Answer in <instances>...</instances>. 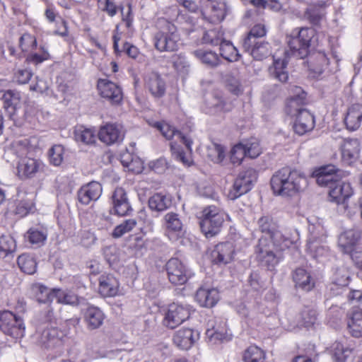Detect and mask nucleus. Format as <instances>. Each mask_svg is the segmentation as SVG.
<instances>
[{"mask_svg": "<svg viewBox=\"0 0 362 362\" xmlns=\"http://www.w3.org/2000/svg\"><path fill=\"white\" fill-rule=\"evenodd\" d=\"M296 239L297 237H286L281 231L273 233L272 241L260 238L255 250L258 261L268 269H273L281 259L280 252L291 246Z\"/></svg>", "mask_w": 362, "mask_h": 362, "instance_id": "obj_1", "label": "nucleus"}, {"mask_svg": "<svg viewBox=\"0 0 362 362\" xmlns=\"http://www.w3.org/2000/svg\"><path fill=\"white\" fill-rule=\"evenodd\" d=\"M271 187L274 194L281 197H294L308 187V180L301 172L284 167L272 175Z\"/></svg>", "mask_w": 362, "mask_h": 362, "instance_id": "obj_2", "label": "nucleus"}, {"mask_svg": "<svg viewBox=\"0 0 362 362\" xmlns=\"http://www.w3.org/2000/svg\"><path fill=\"white\" fill-rule=\"evenodd\" d=\"M291 95L288 103V113L296 116L293 129L299 135H303L311 131L315 127L314 116L306 109L300 106L305 103L306 94L298 86H293L291 88Z\"/></svg>", "mask_w": 362, "mask_h": 362, "instance_id": "obj_3", "label": "nucleus"}, {"mask_svg": "<svg viewBox=\"0 0 362 362\" xmlns=\"http://www.w3.org/2000/svg\"><path fill=\"white\" fill-rule=\"evenodd\" d=\"M156 127L160 131L161 134L167 139L176 137L180 142H182L188 150V153L184 152L182 148L176 144L171 143L170 148L173 156L184 165L189 166L192 162L190 153L192 151V141L191 139L183 135L180 132L177 131L173 127L167 123H156Z\"/></svg>", "mask_w": 362, "mask_h": 362, "instance_id": "obj_4", "label": "nucleus"}, {"mask_svg": "<svg viewBox=\"0 0 362 362\" xmlns=\"http://www.w3.org/2000/svg\"><path fill=\"white\" fill-rule=\"evenodd\" d=\"M226 219H229L228 215L220 208L216 206L204 208L199 223L202 232L206 238L214 237L221 231Z\"/></svg>", "mask_w": 362, "mask_h": 362, "instance_id": "obj_5", "label": "nucleus"}, {"mask_svg": "<svg viewBox=\"0 0 362 362\" xmlns=\"http://www.w3.org/2000/svg\"><path fill=\"white\" fill-rule=\"evenodd\" d=\"M160 30L154 36L155 47L160 52H173L177 49L180 35L174 24L165 19L159 21Z\"/></svg>", "mask_w": 362, "mask_h": 362, "instance_id": "obj_6", "label": "nucleus"}, {"mask_svg": "<svg viewBox=\"0 0 362 362\" xmlns=\"http://www.w3.org/2000/svg\"><path fill=\"white\" fill-rule=\"evenodd\" d=\"M315 31L311 28H301L295 37L288 41L289 50H286V58L296 57L303 59L308 56L311 40L315 36Z\"/></svg>", "mask_w": 362, "mask_h": 362, "instance_id": "obj_7", "label": "nucleus"}, {"mask_svg": "<svg viewBox=\"0 0 362 362\" xmlns=\"http://www.w3.org/2000/svg\"><path fill=\"white\" fill-rule=\"evenodd\" d=\"M257 173L252 168L240 172L235 178L232 187L228 193L230 200H235L251 190L254 182L257 181Z\"/></svg>", "mask_w": 362, "mask_h": 362, "instance_id": "obj_8", "label": "nucleus"}, {"mask_svg": "<svg viewBox=\"0 0 362 362\" xmlns=\"http://www.w3.org/2000/svg\"><path fill=\"white\" fill-rule=\"evenodd\" d=\"M0 329L4 334L17 339L23 336L25 327L21 317L4 310L0 313Z\"/></svg>", "mask_w": 362, "mask_h": 362, "instance_id": "obj_9", "label": "nucleus"}, {"mask_svg": "<svg viewBox=\"0 0 362 362\" xmlns=\"http://www.w3.org/2000/svg\"><path fill=\"white\" fill-rule=\"evenodd\" d=\"M189 310L187 307L178 303H171L168 305L163 320L164 325L174 329L189 317Z\"/></svg>", "mask_w": 362, "mask_h": 362, "instance_id": "obj_10", "label": "nucleus"}, {"mask_svg": "<svg viewBox=\"0 0 362 362\" xmlns=\"http://www.w3.org/2000/svg\"><path fill=\"white\" fill-rule=\"evenodd\" d=\"M165 270L170 282L174 285H182L188 279L187 269L177 258L170 259L165 264Z\"/></svg>", "mask_w": 362, "mask_h": 362, "instance_id": "obj_11", "label": "nucleus"}, {"mask_svg": "<svg viewBox=\"0 0 362 362\" xmlns=\"http://www.w3.org/2000/svg\"><path fill=\"white\" fill-rule=\"evenodd\" d=\"M228 12L224 0H207L202 14L205 19L212 23L221 22Z\"/></svg>", "mask_w": 362, "mask_h": 362, "instance_id": "obj_12", "label": "nucleus"}, {"mask_svg": "<svg viewBox=\"0 0 362 362\" xmlns=\"http://www.w3.org/2000/svg\"><path fill=\"white\" fill-rule=\"evenodd\" d=\"M98 90L100 95L112 105H118L122 100L123 94L121 88L108 79H99Z\"/></svg>", "mask_w": 362, "mask_h": 362, "instance_id": "obj_13", "label": "nucleus"}, {"mask_svg": "<svg viewBox=\"0 0 362 362\" xmlns=\"http://www.w3.org/2000/svg\"><path fill=\"white\" fill-rule=\"evenodd\" d=\"M144 87L156 99L163 98L166 92V83L158 73L152 71L144 78Z\"/></svg>", "mask_w": 362, "mask_h": 362, "instance_id": "obj_14", "label": "nucleus"}, {"mask_svg": "<svg viewBox=\"0 0 362 362\" xmlns=\"http://www.w3.org/2000/svg\"><path fill=\"white\" fill-rule=\"evenodd\" d=\"M230 335L228 333L226 322L213 325L206 332V341L210 346H215L230 341Z\"/></svg>", "mask_w": 362, "mask_h": 362, "instance_id": "obj_15", "label": "nucleus"}, {"mask_svg": "<svg viewBox=\"0 0 362 362\" xmlns=\"http://www.w3.org/2000/svg\"><path fill=\"white\" fill-rule=\"evenodd\" d=\"M124 133L122 127L116 124H106L100 127L98 132L99 139L107 145L122 141Z\"/></svg>", "mask_w": 362, "mask_h": 362, "instance_id": "obj_16", "label": "nucleus"}, {"mask_svg": "<svg viewBox=\"0 0 362 362\" xmlns=\"http://www.w3.org/2000/svg\"><path fill=\"white\" fill-rule=\"evenodd\" d=\"M342 161L346 165L354 163L359 156L360 144L357 139H349L344 140L341 146Z\"/></svg>", "mask_w": 362, "mask_h": 362, "instance_id": "obj_17", "label": "nucleus"}, {"mask_svg": "<svg viewBox=\"0 0 362 362\" xmlns=\"http://www.w3.org/2000/svg\"><path fill=\"white\" fill-rule=\"evenodd\" d=\"M102 194V187L98 182H90L83 186L78 192V199L84 205L96 201Z\"/></svg>", "mask_w": 362, "mask_h": 362, "instance_id": "obj_18", "label": "nucleus"}, {"mask_svg": "<svg viewBox=\"0 0 362 362\" xmlns=\"http://www.w3.org/2000/svg\"><path fill=\"white\" fill-rule=\"evenodd\" d=\"M115 214L118 216H126L132 211L127 193L122 187H117L112 197Z\"/></svg>", "mask_w": 362, "mask_h": 362, "instance_id": "obj_19", "label": "nucleus"}, {"mask_svg": "<svg viewBox=\"0 0 362 362\" xmlns=\"http://www.w3.org/2000/svg\"><path fill=\"white\" fill-rule=\"evenodd\" d=\"M198 339V332H194L192 329L184 328L175 332L173 342L180 349L187 350Z\"/></svg>", "mask_w": 362, "mask_h": 362, "instance_id": "obj_20", "label": "nucleus"}, {"mask_svg": "<svg viewBox=\"0 0 362 362\" xmlns=\"http://www.w3.org/2000/svg\"><path fill=\"white\" fill-rule=\"evenodd\" d=\"M330 197L337 203H344L353 194V189L349 182L337 180L329 191Z\"/></svg>", "mask_w": 362, "mask_h": 362, "instance_id": "obj_21", "label": "nucleus"}, {"mask_svg": "<svg viewBox=\"0 0 362 362\" xmlns=\"http://www.w3.org/2000/svg\"><path fill=\"white\" fill-rule=\"evenodd\" d=\"M362 123V105L355 103L349 106L347 109L344 124L347 129L355 131L358 129Z\"/></svg>", "mask_w": 362, "mask_h": 362, "instance_id": "obj_22", "label": "nucleus"}, {"mask_svg": "<svg viewBox=\"0 0 362 362\" xmlns=\"http://www.w3.org/2000/svg\"><path fill=\"white\" fill-rule=\"evenodd\" d=\"M361 237L357 230L350 229L342 233L338 239V246L344 253H350Z\"/></svg>", "mask_w": 362, "mask_h": 362, "instance_id": "obj_23", "label": "nucleus"}, {"mask_svg": "<svg viewBox=\"0 0 362 362\" xmlns=\"http://www.w3.org/2000/svg\"><path fill=\"white\" fill-rule=\"evenodd\" d=\"M197 303L203 307L211 308L219 299V293L216 288H199L195 295Z\"/></svg>", "mask_w": 362, "mask_h": 362, "instance_id": "obj_24", "label": "nucleus"}, {"mask_svg": "<svg viewBox=\"0 0 362 362\" xmlns=\"http://www.w3.org/2000/svg\"><path fill=\"white\" fill-rule=\"evenodd\" d=\"M119 282L111 274L102 275L99 278V292L104 297L115 296L118 294Z\"/></svg>", "mask_w": 362, "mask_h": 362, "instance_id": "obj_25", "label": "nucleus"}, {"mask_svg": "<svg viewBox=\"0 0 362 362\" xmlns=\"http://www.w3.org/2000/svg\"><path fill=\"white\" fill-rule=\"evenodd\" d=\"M105 315L102 310L95 306H89L85 310L83 319L88 329L99 328L103 322Z\"/></svg>", "mask_w": 362, "mask_h": 362, "instance_id": "obj_26", "label": "nucleus"}, {"mask_svg": "<svg viewBox=\"0 0 362 362\" xmlns=\"http://www.w3.org/2000/svg\"><path fill=\"white\" fill-rule=\"evenodd\" d=\"M234 252L233 244L226 242L216 246L212 252V256L216 262L227 264L232 260Z\"/></svg>", "mask_w": 362, "mask_h": 362, "instance_id": "obj_27", "label": "nucleus"}, {"mask_svg": "<svg viewBox=\"0 0 362 362\" xmlns=\"http://www.w3.org/2000/svg\"><path fill=\"white\" fill-rule=\"evenodd\" d=\"M60 335H62V333L57 328H47L40 334L38 341L47 349L54 348L62 344Z\"/></svg>", "mask_w": 362, "mask_h": 362, "instance_id": "obj_28", "label": "nucleus"}, {"mask_svg": "<svg viewBox=\"0 0 362 362\" xmlns=\"http://www.w3.org/2000/svg\"><path fill=\"white\" fill-rule=\"evenodd\" d=\"M308 63L310 70L320 75L328 69L329 59L325 52H317L309 56Z\"/></svg>", "mask_w": 362, "mask_h": 362, "instance_id": "obj_29", "label": "nucleus"}, {"mask_svg": "<svg viewBox=\"0 0 362 362\" xmlns=\"http://www.w3.org/2000/svg\"><path fill=\"white\" fill-rule=\"evenodd\" d=\"M293 280L296 288L305 291H310L315 285L310 273L303 268H298L293 272Z\"/></svg>", "mask_w": 362, "mask_h": 362, "instance_id": "obj_30", "label": "nucleus"}, {"mask_svg": "<svg viewBox=\"0 0 362 362\" xmlns=\"http://www.w3.org/2000/svg\"><path fill=\"white\" fill-rule=\"evenodd\" d=\"M288 62L286 58L274 59L273 64L269 68L271 77L281 83H285L288 79L287 71Z\"/></svg>", "mask_w": 362, "mask_h": 362, "instance_id": "obj_31", "label": "nucleus"}, {"mask_svg": "<svg viewBox=\"0 0 362 362\" xmlns=\"http://www.w3.org/2000/svg\"><path fill=\"white\" fill-rule=\"evenodd\" d=\"M336 168L334 165H328L319 169L316 175V182L322 187H327L329 189L337 181L335 173Z\"/></svg>", "mask_w": 362, "mask_h": 362, "instance_id": "obj_32", "label": "nucleus"}, {"mask_svg": "<svg viewBox=\"0 0 362 362\" xmlns=\"http://www.w3.org/2000/svg\"><path fill=\"white\" fill-rule=\"evenodd\" d=\"M347 327L352 337H362V310L357 309L351 313L348 319Z\"/></svg>", "mask_w": 362, "mask_h": 362, "instance_id": "obj_33", "label": "nucleus"}, {"mask_svg": "<svg viewBox=\"0 0 362 362\" xmlns=\"http://www.w3.org/2000/svg\"><path fill=\"white\" fill-rule=\"evenodd\" d=\"M32 291L40 303H49L54 300L56 289L51 290L42 284H35L32 286Z\"/></svg>", "mask_w": 362, "mask_h": 362, "instance_id": "obj_34", "label": "nucleus"}, {"mask_svg": "<svg viewBox=\"0 0 362 362\" xmlns=\"http://www.w3.org/2000/svg\"><path fill=\"white\" fill-rule=\"evenodd\" d=\"M4 100V107L10 115L14 114L16 108L20 105L21 94L18 91L8 90L4 92L1 97Z\"/></svg>", "mask_w": 362, "mask_h": 362, "instance_id": "obj_35", "label": "nucleus"}, {"mask_svg": "<svg viewBox=\"0 0 362 362\" xmlns=\"http://www.w3.org/2000/svg\"><path fill=\"white\" fill-rule=\"evenodd\" d=\"M148 207L153 211H163L171 205V200L165 194L156 193L148 199Z\"/></svg>", "mask_w": 362, "mask_h": 362, "instance_id": "obj_36", "label": "nucleus"}, {"mask_svg": "<svg viewBox=\"0 0 362 362\" xmlns=\"http://www.w3.org/2000/svg\"><path fill=\"white\" fill-rule=\"evenodd\" d=\"M193 54L202 64L208 67L214 68L221 63V59L216 52L200 49L195 50Z\"/></svg>", "mask_w": 362, "mask_h": 362, "instance_id": "obj_37", "label": "nucleus"}, {"mask_svg": "<svg viewBox=\"0 0 362 362\" xmlns=\"http://www.w3.org/2000/svg\"><path fill=\"white\" fill-rule=\"evenodd\" d=\"M256 60H262L271 54L269 44L264 40L255 42L247 51Z\"/></svg>", "mask_w": 362, "mask_h": 362, "instance_id": "obj_38", "label": "nucleus"}, {"mask_svg": "<svg viewBox=\"0 0 362 362\" xmlns=\"http://www.w3.org/2000/svg\"><path fill=\"white\" fill-rule=\"evenodd\" d=\"M47 230L43 228H31L25 233V238L32 245H42L47 239Z\"/></svg>", "mask_w": 362, "mask_h": 362, "instance_id": "obj_39", "label": "nucleus"}, {"mask_svg": "<svg viewBox=\"0 0 362 362\" xmlns=\"http://www.w3.org/2000/svg\"><path fill=\"white\" fill-rule=\"evenodd\" d=\"M265 34L266 30L264 25L260 24L255 25L243 40V47L245 51H249L252 45L259 41L258 39L264 36Z\"/></svg>", "mask_w": 362, "mask_h": 362, "instance_id": "obj_40", "label": "nucleus"}, {"mask_svg": "<svg viewBox=\"0 0 362 362\" xmlns=\"http://www.w3.org/2000/svg\"><path fill=\"white\" fill-rule=\"evenodd\" d=\"M40 163L34 158H24L18 165V173L28 177L35 175L40 168Z\"/></svg>", "mask_w": 362, "mask_h": 362, "instance_id": "obj_41", "label": "nucleus"}, {"mask_svg": "<svg viewBox=\"0 0 362 362\" xmlns=\"http://www.w3.org/2000/svg\"><path fill=\"white\" fill-rule=\"evenodd\" d=\"M17 262L23 272L27 274H33L35 273L37 262L33 256L28 254H23L18 257Z\"/></svg>", "mask_w": 362, "mask_h": 362, "instance_id": "obj_42", "label": "nucleus"}, {"mask_svg": "<svg viewBox=\"0 0 362 362\" xmlns=\"http://www.w3.org/2000/svg\"><path fill=\"white\" fill-rule=\"evenodd\" d=\"M220 54L229 62H236L239 59L240 54L237 49L229 41L225 40L220 44Z\"/></svg>", "mask_w": 362, "mask_h": 362, "instance_id": "obj_43", "label": "nucleus"}, {"mask_svg": "<svg viewBox=\"0 0 362 362\" xmlns=\"http://www.w3.org/2000/svg\"><path fill=\"white\" fill-rule=\"evenodd\" d=\"M223 33L220 27L206 30L203 36V40L205 43L214 46L220 45L223 40Z\"/></svg>", "mask_w": 362, "mask_h": 362, "instance_id": "obj_44", "label": "nucleus"}, {"mask_svg": "<svg viewBox=\"0 0 362 362\" xmlns=\"http://www.w3.org/2000/svg\"><path fill=\"white\" fill-rule=\"evenodd\" d=\"M265 358L264 352L256 346H250L244 352L245 362H263Z\"/></svg>", "mask_w": 362, "mask_h": 362, "instance_id": "obj_45", "label": "nucleus"}, {"mask_svg": "<svg viewBox=\"0 0 362 362\" xmlns=\"http://www.w3.org/2000/svg\"><path fill=\"white\" fill-rule=\"evenodd\" d=\"M136 221L134 218H129L123 221L120 224L117 226L112 233L115 238H121L124 234L132 231L136 226Z\"/></svg>", "mask_w": 362, "mask_h": 362, "instance_id": "obj_46", "label": "nucleus"}, {"mask_svg": "<svg viewBox=\"0 0 362 362\" xmlns=\"http://www.w3.org/2000/svg\"><path fill=\"white\" fill-rule=\"evenodd\" d=\"M165 226L168 231L178 232L182 228V223L176 213L169 212L164 216Z\"/></svg>", "mask_w": 362, "mask_h": 362, "instance_id": "obj_47", "label": "nucleus"}, {"mask_svg": "<svg viewBox=\"0 0 362 362\" xmlns=\"http://www.w3.org/2000/svg\"><path fill=\"white\" fill-rule=\"evenodd\" d=\"M75 139L84 144H92L95 141V133L92 129L81 127L75 131Z\"/></svg>", "mask_w": 362, "mask_h": 362, "instance_id": "obj_48", "label": "nucleus"}, {"mask_svg": "<svg viewBox=\"0 0 362 362\" xmlns=\"http://www.w3.org/2000/svg\"><path fill=\"white\" fill-rule=\"evenodd\" d=\"M16 249L15 240L10 235H1L0 237V255L6 257L13 254Z\"/></svg>", "mask_w": 362, "mask_h": 362, "instance_id": "obj_49", "label": "nucleus"}, {"mask_svg": "<svg viewBox=\"0 0 362 362\" xmlns=\"http://www.w3.org/2000/svg\"><path fill=\"white\" fill-rule=\"evenodd\" d=\"M324 8L322 6H310L305 13V18L314 25H317L323 17Z\"/></svg>", "mask_w": 362, "mask_h": 362, "instance_id": "obj_50", "label": "nucleus"}, {"mask_svg": "<svg viewBox=\"0 0 362 362\" xmlns=\"http://www.w3.org/2000/svg\"><path fill=\"white\" fill-rule=\"evenodd\" d=\"M226 83L229 91L235 95H239L243 92L240 78L237 74H228L226 78Z\"/></svg>", "mask_w": 362, "mask_h": 362, "instance_id": "obj_51", "label": "nucleus"}, {"mask_svg": "<svg viewBox=\"0 0 362 362\" xmlns=\"http://www.w3.org/2000/svg\"><path fill=\"white\" fill-rule=\"evenodd\" d=\"M64 153V148L62 145L52 146L49 153L50 163L55 166H59L63 162Z\"/></svg>", "mask_w": 362, "mask_h": 362, "instance_id": "obj_52", "label": "nucleus"}, {"mask_svg": "<svg viewBox=\"0 0 362 362\" xmlns=\"http://www.w3.org/2000/svg\"><path fill=\"white\" fill-rule=\"evenodd\" d=\"M54 299L58 303L76 305L78 303V298L76 295L70 293H65L60 289H56Z\"/></svg>", "mask_w": 362, "mask_h": 362, "instance_id": "obj_53", "label": "nucleus"}, {"mask_svg": "<svg viewBox=\"0 0 362 362\" xmlns=\"http://www.w3.org/2000/svg\"><path fill=\"white\" fill-rule=\"evenodd\" d=\"M300 317L303 325L310 327L317 320V312L313 308L305 307L300 313Z\"/></svg>", "mask_w": 362, "mask_h": 362, "instance_id": "obj_54", "label": "nucleus"}, {"mask_svg": "<svg viewBox=\"0 0 362 362\" xmlns=\"http://www.w3.org/2000/svg\"><path fill=\"white\" fill-rule=\"evenodd\" d=\"M258 226L262 233L269 235V240L272 241V236L274 233L277 230H274V223L270 216H265L261 217L258 221Z\"/></svg>", "mask_w": 362, "mask_h": 362, "instance_id": "obj_55", "label": "nucleus"}, {"mask_svg": "<svg viewBox=\"0 0 362 362\" xmlns=\"http://www.w3.org/2000/svg\"><path fill=\"white\" fill-rule=\"evenodd\" d=\"M19 45L23 52H28L36 48L37 40L35 36L25 33L20 37Z\"/></svg>", "mask_w": 362, "mask_h": 362, "instance_id": "obj_56", "label": "nucleus"}, {"mask_svg": "<svg viewBox=\"0 0 362 362\" xmlns=\"http://www.w3.org/2000/svg\"><path fill=\"white\" fill-rule=\"evenodd\" d=\"M245 156L247 155L242 144L234 146L230 151V160L234 164H240Z\"/></svg>", "mask_w": 362, "mask_h": 362, "instance_id": "obj_57", "label": "nucleus"}, {"mask_svg": "<svg viewBox=\"0 0 362 362\" xmlns=\"http://www.w3.org/2000/svg\"><path fill=\"white\" fill-rule=\"evenodd\" d=\"M126 156H129V154L123 155L122 156V163L124 166L129 168V170L134 172L135 173H139L143 170V164L140 160L138 158L132 159L131 161H129Z\"/></svg>", "mask_w": 362, "mask_h": 362, "instance_id": "obj_58", "label": "nucleus"}, {"mask_svg": "<svg viewBox=\"0 0 362 362\" xmlns=\"http://www.w3.org/2000/svg\"><path fill=\"white\" fill-rule=\"evenodd\" d=\"M209 156L214 162L219 163L222 161L224 158L223 148L219 144H212L209 148Z\"/></svg>", "mask_w": 362, "mask_h": 362, "instance_id": "obj_59", "label": "nucleus"}, {"mask_svg": "<svg viewBox=\"0 0 362 362\" xmlns=\"http://www.w3.org/2000/svg\"><path fill=\"white\" fill-rule=\"evenodd\" d=\"M334 354L338 362L344 361L351 353V349L345 348L341 343H336L334 346Z\"/></svg>", "mask_w": 362, "mask_h": 362, "instance_id": "obj_60", "label": "nucleus"}, {"mask_svg": "<svg viewBox=\"0 0 362 362\" xmlns=\"http://www.w3.org/2000/svg\"><path fill=\"white\" fill-rule=\"evenodd\" d=\"M247 156L250 158H255L261 153V148L258 142H248L244 145Z\"/></svg>", "mask_w": 362, "mask_h": 362, "instance_id": "obj_61", "label": "nucleus"}, {"mask_svg": "<svg viewBox=\"0 0 362 362\" xmlns=\"http://www.w3.org/2000/svg\"><path fill=\"white\" fill-rule=\"evenodd\" d=\"M32 75V72L28 69H18L15 73L14 78L18 83L25 84L30 81Z\"/></svg>", "mask_w": 362, "mask_h": 362, "instance_id": "obj_62", "label": "nucleus"}, {"mask_svg": "<svg viewBox=\"0 0 362 362\" xmlns=\"http://www.w3.org/2000/svg\"><path fill=\"white\" fill-rule=\"evenodd\" d=\"M41 54H31L28 57L27 60L35 64H39L47 59L49 57L48 52L45 50L44 47H41Z\"/></svg>", "mask_w": 362, "mask_h": 362, "instance_id": "obj_63", "label": "nucleus"}, {"mask_svg": "<svg viewBox=\"0 0 362 362\" xmlns=\"http://www.w3.org/2000/svg\"><path fill=\"white\" fill-rule=\"evenodd\" d=\"M349 254L351 255L352 260L355 262L356 266L362 269V250L354 249L353 251Z\"/></svg>", "mask_w": 362, "mask_h": 362, "instance_id": "obj_64", "label": "nucleus"}]
</instances>
